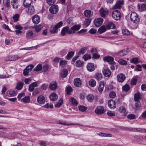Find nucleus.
I'll list each match as a JSON object with an SVG mask.
<instances>
[{
    "label": "nucleus",
    "instance_id": "f257e3e1",
    "mask_svg": "<svg viewBox=\"0 0 146 146\" xmlns=\"http://www.w3.org/2000/svg\"><path fill=\"white\" fill-rule=\"evenodd\" d=\"M80 28V26L79 25H75L70 28L66 26L63 27L62 29L61 34L62 36L65 35L66 33L71 35L75 33L76 31H78Z\"/></svg>",
    "mask_w": 146,
    "mask_h": 146
},
{
    "label": "nucleus",
    "instance_id": "f03ea898",
    "mask_svg": "<svg viewBox=\"0 0 146 146\" xmlns=\"http://www.w3.org/2000/svg\"><path fill=\"white\" fill-rule=\"evenodd\" d=\"M131 21L134 23H138L140 21L138 15L135 12H132L130 15Z\"/></svg>",
    "mask_w": 146,
    "mask_h": 146
},
{
    "label": "nucleus",
    "instance_id": "7ed1b4c3",
    "mask_svg": "<svg viewBox=\"0 0 146 146\" xmlns=\"http://www.w3.org/2000/svg\"><path fill=\"white\" fill-rule=\"evenodd\" d=\"M112 16L115 20H119L121 17L120 13L118 10H114L112 13Z\"/></svg>",
    "mask_w": 146,
    "mask_h": 146
},
{
    "label": "nucleus",
    "instance_id": "20e7f679",
    "mask_svg": "<svg viewBox=\"0 0 146 146\" xmlns=\"http://www.w3.org/2000/svg\"><path fill=\"white\" fill-rule=\"evenodd\" d=\"M20 58L21 57L17 55H13L7 57L5 60L6 61H14Z\"/></svg>",
    "mask_w": 146,
    "mask_h": 146
},
{
    "label": "nucleus",
    "instance_id": "39448f33",
    "mask_svg": "<svg viewBox=\"0 0 146 146\" xmlns=\"http://www.w3.org/2000/svg\"><path fill=\"white\" fill-rule=\"evenodd\" d=\"M26 9V12L28 14L32 15L35 13V10L33 6H29Z\"/></svg>",
    "mask_w": 146,
    "mask_h": 146
},
{
    "label": "nucleus",
    "instance_id": "423d86ee",
    "mask_svg": "<svg viewBox=\"0 0 146 146\" xmlns=\"http://www.w3.org/2000/svg\"><path fill=\"white\" fill-rule=\"evenodd\" d=\"M58 6L56 5H54L51 6L49 9V11L50 13L53 14L56 13L58 12Z\"/></svg>",
    "mask_w": 146,
    "mask_h": 146
},
{
    "label": "nucleus",
    "instance_id": "0eeeda50",
    "mask_svg": "<svg viewBox=\"0 0 146 146\" xmlns=\"http://www.w3.org/2000/svg\"><path fill=\"white\" fill-rule=\"evenodd\" d=\"M95 112L98 114H102L105 112L104 107L101 106L98 107L95 110Z\"/></svg>",
    "mask_w": 146,
    "mask_h": 146
},
{
    "label": "nucleus",
    "instance_id": "6e6552de",
    "mask_svg": "<svg viewBox=\"0 0 146 146\" xmlns=\"http://www.w3.org/2000/svg\"><path fill=\"white\" fill-rule=\"evenodd\" d=\"M103 21V20L102 18H99L94 20V23L96 27H99L102 24Z\"/></svg>",
    "mask_w": 146,
    "mask_h": 146
},
{
    "label": "nucleus",
    "instance_id": "1a4fd4ad",
    "mask_svg": "<svg viewBox=\"0 0 146 146\" xmlns=\"http://www.w3.org/2000/svg\"><path fill=\"white\" fill-rule=\"evenodd\" d=\"M126 77L124 74L120 73L118 74L117 76V81L120 82H123L125 80Z\"/></svg>",
    "mask_w": 146,
    "mask_h": 146
},
{
    "label": "nucleus",
    "instance_id": "9d476101",
    "mask_svg": "<svg viewBox=\"0 0 146 146\" xmlns=\"http://www.w3.org/2000/svg\"><path fill=\"white\" fill-rule=\"evenodd\" d=\"M103 60L104 61H107L109 63L111 64L115 63L113 61V58L112 57L108 56L104 57L103 58Z\"/></svg>",
    "mask_w": 146,
    "mask_h": 146
},
{
    "label": "nucleus",
    "instance_id": "9b49d317",
    "mask_svg": "<svg viewBox=\"0 0 146 146\" xmlns=\"http://www.w3.org/2000/svg\"><path fill=\"white\" fill-rule=\"evenodd\" d=\"M116 103L115 101L112 100H110L108 102V105L109 108H110L114 109L116 107Z\"/></svg>",
    "mask_w": 146,
    "mask_h": 146
},
{
    "label": "nucleus",
    "instance_id": "f8f14e48",
    "mask_svg": "<svg viewBox=\"0 0 146 146\" xmlns=\"http://www.w3.org/2000/svg\"><path fill=\"white\" fill-rule=\"evenodd\" d=\"M100 14L102 17H105L108 14V11L106 9L104 8L101 9L100 10Z\"/></svg>",
    "mask_w": 146,
    "mask_h": 146
},
{
    "label": "nucleus",
    "instance_id": "ddd939ff",
    "mask_svg": "<svg viewBox=\"0 0 146 146\" xmlns=\"http://www.w3.org/2000/svg\"><path fill=\"white\" fill-rule=\"evenodd\" d=\"M37 101L40 104H44L45 102L44 97L42 95L39 96L37 97Z\"/></svg>",
    "mask_w": 146,
    "mask_h": 146
},
{
    "label": "nucleus",
    "instance_id": "4468645a",
    "mask_svg": "<svg viewBox=\"0 0 146 146\" xmlns=\"http://www.w3.org/2000/svg\"><path fill=\"white\" fill-rule=\"evenodd\" d=\"M87 70L90 72L94 71L96 67L94 64L92 63H88L87 65Z\"/></svg>",
    "mask_w": 146,
    "mask_h": 146
},
{
    "label": "nucleus",
    "instance_id": "2eb2a0df",
    "mask_svg": "<svg viewBox=\"0 0 146 146\" xmlns=\"http://www.w3.org/2000/svg\"><path fill=\"white\" fill-rule=\"evenodd\" d=\"M123 3V0H118L114 6L113 8L115 9H119Z\"/></svg>",
    "mask_w": 146,
    "mask_h": 146
},
{
    "label": "nucleus",
    "instance_id": "dca6fc26",
    "mask_svg": "<svg viewBox=\"0 0 146 146\" xmlns=\"http://www.w3.org/2000/svg\"><path fill=\"white\" fill-rule=\"evenodd\" d=\"M33 23L35 24H37L40 22V17L38 15L33 16L32 18Z\"/></svg>",
    "mask_w": 146,
    "mask_h": 146
},
{
    "label": "nucleus",
    "instance_id": "f3484780",
    "mask_svg": "<svg viewBox=\"0 0 146 146\" xmlns=\"http://www.w3.org/2000/svg\"><path fill=\"white\" fill-rule=\"evenodd\" d=\"M119 112L121 113L123 116H125L127 114L125 108L123 106H120L119 108Z\"/></svg>",
    "mask_w": 146,
    "mask_h": 146
},
{
    "label": "nucleus",
    "instance_id": "a211bd4d",
    "mask_svg": "<svg viewBox=\"0 0 146 146\" xmlns=\"http://www.w3.org/2000/svg\"><path fill=\"white\" fill-rule=\"evenodd\" d=\"M57 87V84L56 81L52 82L49 85V88L51 90H54Z\"/></svg>",
    "mask_w": 146,
    "mask_h": 146
},
{
    "label": "nucleus",
    "instance_id": "6ab92c4d",
    "mask_svg": "<svg viewBox=\"0 0 146 146\" xmlns=\"http://www.w3.org/2000/svg\"><path fill=\"white\" fill-rule=\"evenodd\" d=\"M105 84L104 82L101 81L100 83L98 90L100 93H102L103 91L104 87Z\"/></svg>",
    "mask_w": 146,
    "mask_h": 146
},
{
    "label": "nucleus",
    "instance_id": "aec40b11",
    "mask_svg": "<svg viewBox=\"0 0 146 146\" xmlns=\"http://www.w3.org/2000/svg\"><path fill=\"white\" fill-rule=\"evenodd\" d=\"M137 8L141 12L146 10V3L142 4L140 6L139 4L137 5Z\"/></svg>",
    "mask_w": 146,
    "mask_h": 146
},
{
    "label": "nucleus",
    "instance_id": "412c9836",
    "mask_svg": "<svg viewBox=\"0 0 146 146\" xmlns=\"http://www.w3.org/2000/svg\"><path fill=\"white\" fill-rule=\"evenodd\" d=\"M34 33L31 31L29 30L26 33V38H27L31 39L33 36Z\"/></svg>",
    "mask_w": 146,
    "mask_h": 146
},
{
    "label": "nucleus",
    "instance_id": "4be33fe9",
    "mask_svg": "<svg viewBox=\"0 0 146 146\" xmlns=\"http://www.w3.org/2000/svg\"><path fill=\"white\" fill-rule=\"evenodd\" d=\"M74 83L75 86L79 87L82 84L81 81L79 78H76L74 79Z\"/></svg>",
    "mask_w": 146,
    "mask_h": 146
},
{
    "label": "nucleus",
    "instance_id": "5701e85b",
    "mask_svg": "<svg viewBox=\"0 0 146 146\" xmlns=\"http://www.w3.org/2000/svg\"><path fill=\"white\" fill-rule=\"evenodd\" d=\"M37 86V84L36 82H34L30 84L29 86V90L30 92H32L34 90L35 88Z\"/></svg>",
    "mask_w": 146,
    "mask_h": 146
},
{
    "label": "nucleus",
    "instance_id": "b1692460",
    "mask_svg": "<svg viewBox=\"0 0 146 146\" xmlns=\"http://www.w3.org/2000/svg\"><path fill=\"white\" fill-rule=\"evenodd\" d=\"M57 95L55 93H53L51 94L50 95V99L52 101H55L57 100Z\"/></svg>",
    "mask_w": 146,
    "mask_h": 146
},
{
    "label": "nucleus",
    "instance_id": "393cba45",
    "mask_svg": "<svg viewBox=\"0 0 146 146\" xmlns=\"http://www.w3.org/2000/svg\"><path fill=\"white\" fill-rule=\"evenodd\" d=\"M104 75L105 77H109L111 74V72L110 70L108 68L105 69L103 72Z\"/></svg>",
    "mask_w": 146,
    "mask_h": 146
},
{
    "label": "nucleus",
    "instance_id": "a878e982",
    "mask_svg": "<svg viewBox=\"0 0 146 146\" xmlns=\"http://www.w3.org/2000/svg\"><path fill=\"white\" fill-rule=\"evenodd\" d=\"M32 2V0H24L23 2V6L25 7L28 8L30 6Z\"/></svg>",
    "mask_w": 146,
    "mask_h": 146
},
{
    "label": "nucleus",
    "instance_id": "bb28decb",
    "mask_svg": "<svg viewBox=\"0 0 146 146\" xmlns=\"http://www.w3.org/2000/svg\"><path fill=\"white\" fill-rule=\"evenodd\" d=\"M132 130L133 131H137L141 133H146V129L143 128H133Z\"/></svg>",
    "mask_w": 146,
    "mask_h": 146
},
{
    "label": "nucleus",
    "instance_id": "cd10ccee",
    "mask_svg": "<svg viewBox=\"0 0 146 146\" xmlns=\"http://www.w3.org/2000/svg\"><path fill=\"white\" fill-rule=\"evenodd\" d=\"M85 16L87 17H90L92 16V13L89 10H85L84 13Z\"/></svg>",
    "mask_w": 146,
    "mask_h": 146
},
{
    "label": "nucleus",
    "instance_id": "c85d7f7f",
    "mask_svg": "<svg viewBox=\"0 0 146 146\" xmlns=\"http://www.w3.org/2000/svg\"><path fill=\"white\" fill-rule=\"evenodd\" d=\"M68 71L66 69H63L61 72V76L63 78L66 77L68 74Z\"/></svg>",
    "mask_w": 146,
    "mask_h": 146
},
{
    "label": "nucleus",
    "instance_id": "c756f323",
    "mask_svg": "<svg viewBox=\"0 0 146 146\" xmlns=\"http://www.w3.org/2000/svg\"><path fill=\"white\" fill-rule=\"evenodd\" d=\"M98 135L101 137H111L112 136V134L102 132L99 133H98Z\"/></svg>",
    "mask_w": 146,
    "mask_h": 146
},
{
    "label": "nucleus",
    "instance_id": "7c9ffc66",
    "mask_svg": "<svg viewBox=\"0 0 146 146\" xmlns=\"http://www.w3.org/2000/svg\"><path fill=\"white\" fill-rule=\"evenodd\" d=\"M58 124H62L65 125H79L78 124H68L67 123L63 121L62 120H59L58 122Z\"/></svg>",
    "mask_w": 146,
    "mask_h": 146
},
{
    "label": "nucleus",
    "instance_id": "2f4dec72",
    "mask_svg": "<svg viewBox=\"0 0 146 146\" xmlns=\"http://www.w3.org/2000/svg\"><path fill=\"white\" fill-rule=\"evenodd\" d=\"M107 27L108 29H113L115 28V25L112 22H109L107 25Z\"/></svg>",
    "mask_w": 146,
    "mask_h": 146
},
{
    "label": "nucleus",
    "instance_id": "473e14b6",
    "mask_svg": "<svg viewBox=\"0 0 146 146\" xmlns=\"http://www.w3.org/2000/svg\"><path fill=\"white\" fill-rule=\"evenodd\" d=\"M106 26L103 25L100 27L98 30V32L100 33H102L106 31Z\"/></svg>",
    "mask_w": 146,
    "mask_h": 146
},
{
    "label": "nucleus",
    "instance_id": "72a5a7b5",
    "mask_svg": "<svg viewBox=\"0 0 146 146\" xmlns=\"http://www.w3.org/2000/svg\"><path fill=\"white\" fill-rule=\"evenodd\" d=\"M141 98V94L139 92H137L134 95V100L135 101H138Z\"/></svg>",
    "mask_w": 146,
    "mask_h": 146
},
{
    "label": "nucleus",
    "instance_id": "f704fd0d",
    "mask_svg": "<svg viewBox=\"0 0 146 146\" xmlns=\"http://www.w3.org/2000/svg\"><path fill=\"white\" fill-rule=\"evenodd\" d=\"M89 84L90 86L92 87H94L96 85V82L94 80L92 79L89 81Z\"/></svg>",
    "mask_w": 146,
    "mask_h": 146
},
{
    "label": "nucleus",
    "instance_id": "c9c22d12",
    "mask_svg": "<svg viewBox=\"0 0 146 146\" xmlns=\"http://www.w3.org/2000/svg\"><path fill=\"white\" fill-rule=\"evenodd\" d=\"M70 102L73 106H76L78 105L77 102L73 97H72L70 98Z\"/></svg>",
    "mask_w": 146,
    "mask_h": 146
},
{
    "label": "nucleus",
    "instance_id": "e433bc0d",
    "mask_svg": "<svg viewBox=\"0 0 146 146\" xmlns=\"http://www.w3.org/2000/svg\"><path fill=\"white\" fill-rule=\"evenodd\" d=\"M86 98L88 101L92 102L94 100V96L93 94H90L87 96Z\"/></svg>",
    "mask_w": 146,
    "mask_h": 146
},
{
    "label": "nucleus",
    "instance_id": "4c0bfd02",
    "mask_svg": "<svg viewBox=\"0 0 146 146\" xmlns=\"http://www.w3.org/2000/svg\"><path fill=\"white\" fill-rule=\"evenodd\" d=\"M95 78L98 80H101L102 78V74L99 73H96L95 74Z\"/></svg>",
    "mask_w": 146,
    "mask_h": 146
},
{
    "label": "nucleus",
    "instance_id": "58836bf2",
    "mask_svg": "<svg viewBox=\"0 0 146 146\" xmlns=\"http://www.w3.org/2000/svg\"><path fill=\"white\" fill-rule=\"evenodd\" d=\"M63 102V99H60L58 102L55 105V106L56 108H59L62 104Z\"/></svg>",
    "mask_w": 146,
    "mask_h": 146
},
{
    "label": "nucleus",
    "instance_id": "ea45409f",
    "mask_svg": "<svg viewBox=\"0 0 146 146\" xmlns=\"http://www.w3.org/2000/svg\"><path fill=\"white\" fill-rule=\"evenodd\" d=\"M30 101V97L29 96H26L22 98L21 101L22 102L27 103L28 102Z\"/></svg>",
    "mask_w": 146,
    "mask_h": 146
},
{
    "label": "nucleus",
    "instance_id": "a19ab883",
    "mask_svg": "<svg viewBox=\"0 0 146 146\" xmlns=\"http://www.w3.org/2000/svg\"><path fill=\"white\" fill-rule=\"evenodd\" d=\"M23 86V83L19 82L17 84L15 88L17 90H21Z\"/></svg>",
    "mask_w": 146,
    "mask_h": 146
},
{
    "label": "nucleus",
    "instance_id": "79ce46f5",
    "mask_svg": "<svg viewBox=\"0 0 146 146\" xmlns=\"http://www.w3.org/2000/svg\"><path fill=\"white\" fill-rule=\"evenodd\" d=\"M12 5L13 9L16 10H17L19 9V11L21 12H22V9L21 8V7L17 5V3L14 4H12Z\"/></svg>",
    "mask_w": 146,
    "mask_h": 146
},
{
    "label": "nucleus",
    "instance_id": "37998d69",
    "mask_svg": "<svg viewBox=\"0 0 146 146\" xmlns=\"http://www.w3.org/2000/svg\"><path fill=\"white\" fill-rule=\"evenodd\" d=\"M50 32L52 34L56 33L58 32V29L54 26V27L51 28Z\"/></svg>",
    "mask_w": 146,
    "mask_h": 146
},
{
    "label": "nucleus",
    "instance_id": "c03bdc74",
    "mask_svg": "<svg viewBox=\"0 0 146 146\" xmlns=\"http://www.w3.org/2000/svg\"><path fill=\"white\" fill-rule=\"evenodd\" d=\"M91 21V19H85L84 22V25L85 27L88 26L90 24Z\"/></svg>",
    "mask_w": 146,
    "mask_h": 146
},
{
    "label": "nucleus",
    "instance_id": "a18cd8bd",
    "mask_svg": "<svg viewBox=\"0 0 146 146\" xmlns=\"http://www.w3.org/2000/svg\"><path fill=\"white\" fill-rule=\"evenodd\" d=\"M122 33L124 35L128 36L130 35V32L127 29H123L122 30Z\"/></svg>",
    "mask_w": 146,
    "mask_h": 146
},
{
    "label": "nucleus",
    "instance_id": "49530a36",
    "mask_svg": "<svg viewBox=\"0 0 146 146\" xmlns=\"http://www.w3.org/2000/svg\"><path fill=\"white\" fill-rule=\"evenodd\" d=\"M87 48L86 47H84L81 48L79 51L78 52V54H84L85 53L86 51L87 50Z\"/></svg>",
    "mask_w": 146,
    "mask_h": 146
},
{
    "label": "nucleus",
    "instance_id": "de8ad7c7",
    "mask_svg": "<svg viewBox=\"0 0 146 146\" xmlns=\"http://www.w3.org/2000/svg\"><path fill=\"white\" fill-rule=\"evenodd\" d=\"M130 89L129 86L126 84L123 86L122 87V90L124 92H126L128 91Z\"/></svg>",
    "mask_w": 146,
    "mask_h": 146
},
{
    "label": "nucleus",
    "instance_id": "09e8293b",
    "mask_svg": "<svg viewBox=\"0 0 146 146\" xmlns=\"http://www.w3.org/2000/svg\"><path fill=\"white\" fill-rule=\"evenodd\" d=\"M92 56L90 54H85L84 55L83 58L85 61H86L88 59L91 58Z\"/></svg>",
    "mask_w": 146,
    "mask_h": 146
},
{
    "label": "nucleus",
    "instance_id": "8fccbe9b",
    "mask_svg": "<svg viewBox=\"0 0 146 146\" xmlns=\"http://www.w3.org/2000/svg\"><path fill=\"white\" fill-rule=\"evenodd\" d=\"M118 61L119 64L121 65H125L127 64V62L122 59H119L118 60Z\"/></svg>",
    "mask_w": 146,
    "mask_h": 146
},
{
    "label": "nucleus",
    "instance_id": "3c124183",
    "mask_svg": "<svg viewBox=\"0 0 146 146\" xmlns=\"http://www.w3.org/2000/svg\"><path fill=\"white\" fill-rule=\"evenodd\" d=\"M143 139L142 137H140L138 136H134V137L133 141L137 142L141 141Z\"/></svg>",
    "mask_w": 146,
    "mask_h": 146
},
{
    "label": "nucleus",
    "instance_id": "603ef678",
    "mask_svg": "<svg viewBox=\"0 0 146 146\" xmlns=\"http://www.w3.org/2000/svg\"><path fill=\"white\" fill-rule=\"evenodd\" d=\"M4 5L7 7H9L10 4L9 0H3Z\"/></svg>",
    "mask_w": 146,
    "mask_h": 146
},
{
    "label": "nucleus",
    "instance_id": "864d4df0",
    "mask_svg": "<svg viewBox=\"0 0 146 146\" xmlns=\"http://www.w3.org/2000/svg\"><path fill=\"white\" fill-rule=\"evenodd\" d=\"M74 51H70L69 52L66 56V57L68 59L71 58L74 54Z\"/></svg>",
    "mask_w": 146,
    "mask_h": 146
},
{
    "label": "nucleus",
    "instance_id": "5fc2aeb1",
    "mask_svg": "<svg viewBox=\"0 0 146 146\" xmlns=\"http://www.w3.org/2000/svg\"><path fill=\"white\" fill-rule=\"evenodd\" d=\"M42 66L41 64L38 65L34 68V70L36 71H40L42 69Z\"/></svg>",
    "mask_w": 146,
    "mask_h": 146
},
{
    "label": "nucleus",
    "instance_id": "6e6d98bb",
    "mask_svg": "<svg viewBox=\"0 0 146 146\" xmlns=\"http://www.w3.org/2000/svg\"><path fill=\"white\" fill-rule=\"evenodd\" d=\"M67 62L66 60L61 59L59 62L60 65L64 67L67 64Z\"/></svg>",
    "mask_w": 146,
    "mask_h": 146
},
{
    "label": "nucleus",
    "instance_id": "4d7b16f0",
    "mask_svg": "<svg viewBox=\"0 0 146 146\" xmlns=\"http://www.w3.org/2000/svg\"><path fill=\"white\" fill-rule=\"evenodd\" d=\"M34 28L35 29L36 32L37 33L39 32L42 29V28L40 25L35 26Z\"/></svg>",
    "mask_w": 146,
    "mask_h": 146
},
{
    "label": "nucleus",
    "instance_id": "13d9d810",
    "mask_svg": "<svg viewBox=\"0 0 146 146\" xmlns=\"http://www.w3.org/2000/svg\"><path fill=\"white\" fill-rule=\"evenodd\" d=\"M19 15L18 14H16L13 17V18L14 21L16 22L19 20Z\"/></svg>",
    "mask_w": 146,
    "mask_h": 146
},
{
    "label": "nucleus",
    "instance_id": "bf43d9fd",
    "mask_svg": "<svg viewBox=\"0 0 146 146\" xmlns=\"http://www.w3.org/2000/svg\"><path fill=\"white\" fill-rule=\"evenodd\" d=\"M78 108L82 112L85 111L87 110L86 107L83 106H79Z\"/></svg>",
    "mask_w": 146,
    "mask_h": 146
},
{
    "label": "nucleus",
    "instance_id": "052dcab7",
    "mask_svg": "<svg viewBox=\"0 0 146 146\" xmlns=\"http://www.w3.org/2000/svg\"><path fill=\"white\" fill-rule=\"evenodd\" d=\"M130 62L131 63L136 64L139 62L138 58H133L130 60Z\"/></svg>",
    "mask_w": 146,
    "mask_h": 146
},
{
    "label": "nucleus",
    "instance_id": "680f3d73",
    "mask_svg": "<svg viewBox=\"0 0 146 146\" xmlns=\"http://www.w3.org/2000/svg\"><path fill=\"white\" fill-rule=\"evenodd\" d=\"M83 64L82 62L79 60H77L76 63V66L78 67H81Z\"/></svg>",
    "mask_w": 146,
    "mask_h": 146
},
{
    "label": "nucleus",
    "instance_id": "e2e57ef3",
    "mask_svg": "<svg viewBox=\"0 0 146 146\" xmlns=\"http://www.w3.org/2000/svg\"><path fill=\"white\" fill-rule=\"evenodd\" d=\"M34 67V66L33 65L30 64L27 66L25 68L28 70V71L31 72Z\"/></svg>",
    "mask_w": 146,
    "mask_h": 146
},
{
    "label": "nucleus",
    "instance_id": "0e129e2a",
    "mask_svg": "<svg viewBox=\"0 0 146 146\" xmlns=\"http://www.w3.org/2000/svg\"><path fill=\"white\" fill-rule=\"evenodd\" d=\"M46 3L49 5H51L54 3L56 0H46Z\"/></svg>",
    "mask_w": 146,
    "mask_h": 146
},
{
    "label": "nucleus",
    "instance_id": "69168bd1",
    "mask_svg": "<svg viewBox=\"0 0 146 146\" xmlns=\"http://www.w3.org/2000/svg\"><path fill=\"white\" fill-rule=\"evenodd\" d=\"M127 117L128 119H135V115L133 114H129L127 115Z\"/></svg>",
    "mask_w": 146,
    "mask_h": 146
},
{
    "label": "nucleus",
    "instance_id": "338daca9",
    "mask_svg": "<svg viewBox=\"0 0 146 146\" xmlns=\"http://www.w3.org/2000/svg\"><path fill=\"white\" fill-rule=\"evenodd\" d=\"M137 81V79L135 78H133L131 80V84L132 85H135L136 84Z\"/></svg>",
    "mask_w": 146,
    "mask_h": 146
},
{
    "label": "nucleus",
    "instance_id": "774afa93",
    "mask_svg": "<svg viewBox=\"0 0 146 146\" xmlns=\"http://www.w3.org/2000/svg\"><path fill=\"white\" fill-rule=\"evenodd\" d=\"M49 68L47 64H46L43 66L42 68V71L43 72H46L48 70Z\"/></svg>",
    "mask_w": 146,
    "mask_h": 146
}]
</instances>
